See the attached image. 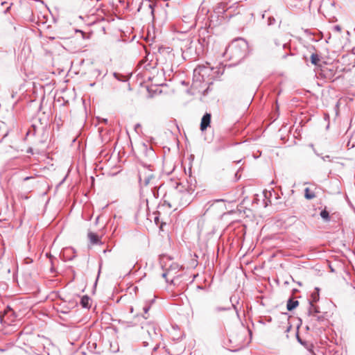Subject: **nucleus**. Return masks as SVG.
Returning a JSON list of instances; mask_svg holds the SVG:
<instances>
[{
  "instance_id": "dca6fc26",
  "label": "nucleus",
  "mask_w": 355,
  "mask_h": 355,
  "mask_svg": "<svg viewBox=\"0 0 355 355\" xmlns=\"http://www.w3.org/2000/svg\"><path fill=\"white\" fill-rule=\"evenodd\" d=\"M310 355H315V354L313 353H311Z\"/></svg>"
},
{
  "instance_id": "4468645a",
  "label": "nucleus",
  "mask_w": 355,
  "mask_h": 355,
  "mask_svg": "<svg viewBox=\"0 0 355 355\" xmlns=\"http://www.w3.org/2000/svg\"><path fill=\"white\" fill-rule=\"evenodd\" d=\"M31 178H30V177H26V178H24V180H29V179H31Z\"/></svg>"
},
{
  "instance_id": "ddd939ff",
  "label": "nucleus",
  "mask_w": 355,
  "mask_h": 355,
  "mask_svg": "<svg viewBox=\"0 0 355 355\" xmlns=\"http://www.w3.org/2000/svg\"><path fill=\"white\" fill-rule=\"evenodd\" d=\"M311 306H312V308H311V309H314V311H315V312H319V311L316 309V308H315V307L313 306V304H311Z\"/></svg>"
},
{
  "instance_id": "423d86ee",
  "label": "nucleus",
  "mask_w": 355,
  "mask_h": 355,
  "mask_svg": "<svg viewBox=\"0 0 355 355\" xmlns=\"http://www.w3.org/2000/svg\"><path fill=\"white\" fill-rule=\"evenodd\" d=\"M322 73L324 77L329 80H334V71L333 69L325 68L322 70Z\"/></svg>"
},
{
  "instance_id": "0eeeda50",
  "label": "nucleus",
  "mask_w": 355,
  "mask_h": 355,
  "mask_svg": "<svg viewBox=\"0 0 355 355\" xmlns=\"http://www.w3.org/2000/svg\"><path fill=\"white\" fill-rule=\"evenodd\" d=\"M88 238L92 244H98L101 241L100 237L96 234H95L94 232H89Z\"/></svg>"
},
{
  "instance_id": "20e7f679",
  "label": "nucleus",
  "mask_w": 355,
  "mask_h": 355,
  "mask_svg": "<svg viewBox=\"0 0 355 355\" xmlns=\"http://www.w3.org/2000/svg\"><path fill=\"white\" fill-rule=\"evenodd\" d=\"M211 114L206 113L201 119L200 130L205 131L210 125L211 123Z\"/></svg>"
},
{
  "instance_id": "39448f33",
  "label": "nucleus",
  "mask_w": 355,
  "mask_h": 355,
  "mask_svg": "<svg viewBox=\"0 0 355 355\" xmlns=\"http://www.w3.org/2000/svg\"><path fill=\"white\" fill-rule=\"evenodd\" d=\"M316 187L315 185H312L311 187H306L304 189V197L307 200H311L315 198V191Z\"/></svg>"
},
{
  "instance_id": "2eb2a0df",
  "label": "nucleus",
  "mask_w": 355,
  "mask_h": 355,
  "mask_svg": "<svg viewBox=\"0 0 355 355\" xmlns=\"http://www.w3.org/2000/svg\"><path fill=\"white\" fill-rule=\"evenodd\" d=\"M144 309L145 312H147V311H148V309L144 308Z\"/></svg>"
},
{
  "instance_id": "f257e3e1",
  "label": "nucleus",
  "mask_w": 355,
  "mask_h": 355,
  "mask_svg": "<svg viewBox=\"0 0 355 355\" xmlns=\"http://www.w3.org/2000/svg\"><path fill=\"white\" fill-rule=\"evenodd\" d=\"M187 193L175 191L173 193L165 196L164 203L171 208L176 210L179 207L184 206L187 204V202H184L182 198Z\"/></svg>"
},
{
  "instance_id": "9d476101",
  "label": "nucleus",
  "mask_w": 355,
  "mask_h": 355,
  "mask_svg": "<svg viewBox=\"0 0 355 355\" xmlns=\"http://www.w3.org/2000/svg\"><path fill=\"white\" fill-rule=\"evenodd\" d=\"M320 60L319 55L318 54L313 53L311 55V62L313 64L318 65L319 64Z\"/></svg>"
},
{
  "instance_id": "6e6552de",
  "label": "nucleus",
  "mask_w": 355,
  "mask_h": 355,
  "mask_svg": "<svg viewBox=\"0 0 355 355\" xmlns=\"http://www.w3.org/2000/svg\"><path fill=\"white\" fill-rule=\"evenodd\" d=\"M299 304V302L297 300H293L290 299L287 302V309L288 311H292L295 309Z\"/></svg>"
},
{
  "instance_id": "7ed1b4c3",
  "label": "nucleus",
  "mask_w": 355,
  "mask_h": 355,
  "mask_svg": "<svg viewBox=\"0 0 355 355\" xmlns=\"http://www.w3.org/2000/svg\"><path fill=\"white\" fill-rule=\"evenodd\" d=\"M179 275H175L174 270L172 268L168 269L162 274V277L166 279V281L173 284H175V279Z\"/></svg>"
},
{
  "instance_id": "1a4fd4ad",
  "label": "nucleus",
  "mask_w": 355,
  "mask_h": 355,
  "mask_svg": "<svg viewBox=\"0 0 355 355\" xmlns=\"http://www.w3.org/2000/svg\"><path fill=\"white\" fill-rule=\"evenodd\" d=\"M90 299L87 295L83 296L81 298L80 304L83 308H89L90 307V303H89Z\"/></svg>"
},
{
  "instance_id": "9b49d317",
  "label": "nucleus",
  "mask_w": 355,
  "mask_h": 355,
  "mask_svg": "<svg viewBox=\"0 0 355 355\" xmlns=\"http://www.w3.org/2000/svg\"><path fill=\"white\" fill-rule=\"evenodd\" d=\"M320 216L323 219L326 220H328L329 219V212L325 209L321 211Z\"/></svg>"
},
{
  "instance_id": "f8f14e48",
  "label": "nucleus",
  "mask_w": 355,
  "mask_h": 355,
  "mask_svg": "<svg viewBox=\"0 0 355 355\" xmlns=\"http://www.w3.org/2000/svg\"><path fill=\"white\" fill-rule=\"evenodd\" d=\"M59 311H60L61 313H69V310L68 309H65V308L62 309V307L59 309Z\"/></svg>"
},
{
  "instance_id": "f03ea898",
  "label": "nucleus",
  "mask_w": 355,
  "mask_h": 355,
  "mask_svg": "<svg viewBox=\"0 0 355 355\" xmlns=\"http://www.w3.org/2000/svg\"><path fill=\"white\" fill-rule=\"evenodd\" d=\"M248 43L243 40L234 41L228 47V51L231 55L242 57L248 53Z\"/></svg>"
}]
</instances>
